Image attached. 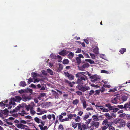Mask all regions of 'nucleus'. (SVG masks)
Returning <instances> with one entry per match:
<instances>
[{
  "label": "nucleus",
  "instance_id": "54",
  "mask_svg": "<svg viewBox=\"0 0 130 130\" xmlns=\"http://www.w3.org/2000/svg\"><path fill=\"white\" fill-rule=\"evenodd\" d=\"M20 123L21 124H25L27 123V122L25 120H21L20 121Z\"/></svg>",
  "mask_w": 130,
  "mask_h": 130
},
{
  "label": "nucleus",
  "instance_id": "53",
  "mask_svg": "<svg viewBox=\"0 0 130 130\" xmlns=\"http://www.w3.org/2000/svg\"><path fill=\"white\" fill-rule=\"evenodd\" d=\"M80 120V118L79 116L77 117L75 119V120L76 122H79Z\"/></svg>",
  "mask_w": 130,
  "mask_h": 130
},
{
  "label": "nucleus",
  "instance_id": "45",
  "mask_svg": "<svg viewBox=\"0 0 130 130\" xmlns=\"http://www.w3.org/2000/svg\"><path fill=\"white\" fill-rule=\"evenodd\" d=\"M101 73L106 74H109V72L105 70H102L101 71Z\"/></svg>",
  "mask_w": 130,
  "mask_h": 130
},
{
  "label": "nucleus",
  "instance_id": "6",
  "mask_svg": "<svg viewBox=\"0 0 130 130\" xmlns=\"http://www.w3.org/2000/svg\"><path fill=\"white\" fill-rule=\"evenodd\" d=\"M65 76L68 77L70 80H73L74 79V76L71 74H69L68 72H64Z\"/></svg>",
  "mask_w": 130,
  "mask_h": 130
},
{
  "label": "nucleus",
  "instance_id": "11",
  "mask_svg": "<svg viewBox=\"0 0 130 130\" xmlns=\"http://www.w3.org/2000/svg\"><path fill=\"white\" fill-rule=\"evenodd\" d=\"M81 102L82 103L83 106L84 108L85 109L87 107L86 102L85 100V99H83V100H81Z\"/></svg>",
  "mask_w": 130,
  "mask_h": 130
},
{
  "label": "nucleus",
  "instance_id": "38",
  "mask_svg": "<svg viewBox=\"0 0 130 130\" xmlns=\"http://www.w3.org/2000/svg\"><path fill=\"white\" fill-rule=\"evenodd\" d=\"M50 57L54 59H56L57 58V56L53 54H51L50 55Z\"/></svg>",
  "mask_w": 130,
  "mask_h": 130
},
{
  "label": "nucleus",
  "instance_id": "51",
  "mask_svg": "<svg viewBox=\"0 0 130 130\" xmlns=\"http://www.w3.org/2000/svg\"><path fill=\"white\" fill-rule=\"evenodd\" d=\"M30 113L31 114L34 115L36 113V112L34 110L30 109Z\"/></svg>",
  "mask_w": 130,
  "mask_h": 130
},
{
  "label": "nucleus",
  "instance_id": "16",
  "mask_svg": "<svg viewBox=\"0 0 130 130\" xmlns=\"http://www.w3.org/2000/svg\"><path fill=\"white\" fill-rule=\"evenodd\" d=\"M68 56L70 59H72L74 56V53L72 52H70L68 55Z\"/></svg>",
  "mask_w": 130,
  "mask_h": 130
},
{
  "label": "nucleus",
  "instance_id": "30",
  "mask_svg": "<svg viewBox=\"0 0 130 130\" xmlns=\"http://www.w3.org/2000/svg\"><path fill=\"white\" fill-rule=\"evenodd\" d=\"M31 74L32 75V77H33V78L34 79L36 78L37 76V74L35 72H32Z\"/></svg>",
  "mask_w": 130,
  "mask_h": 130
},
{
  "label": "nucleus",
  "instance_id": "7",
  "mask_svg": "<svg viewBox=\"0 0 130 130\" xmlns=\"http://www.w3.org/2000/svg\"><path fill=\"white\" fill-rule=\"evenodd\" d=\"M12 99L13 101H15L16 102H20V101L22 100V98L20 96H16L14 97V98H12Z\"/></svg>",
  "mask_w": 130,
  "mask_h": 130
},
{
  "label": "nucleus",
  "instance_id": "44",
  "mask_svg": "<svg viewBox=\"0 0 130 130\" xmlns=\"http://www.w3.org/2000/svg\"><path fill=\"white\" fill-rule=\"evenodd\" d=\"M5 120L6 122L8 124L10 125H12V124L13 123H12L8 121V119H6Z\"/></svg>",
  "mask_w": 130,
  "mask_h": 130
},
{
  "label": "nucleus",
  "instance_id": "12",
  "mask_svg": "<svg viewBox=\"0 0 130 130\" xmlns=\"http://www.w3.org/2000/svg\"><path fill=\"white\" fill-rule=\"evenodd\" d=\"M104 115L107 118V119L108 120H111L113 118V117L111 115H110L108 113H106L104 114Z\"/></svg>",
  "mask_w": 130,
  "mask_h": 130
},
{
  "label": "nucleus",
  "instance_id": "28",
  "mask_svg": "<svg viewBox=\"0 0 130 130\" xmlns=\"http://www.w3.org/2000/svg\"><path fill=\"white\" fill-rule=\"evenodd\" d=\"M47 72L49 73L51 75H53V71L50 69H47Z\"/></svg>",
  "mask_w": 130,
  "mask_h": 130
},
{
  "label": "nucleus",
  "instance_id": "59",
  "mask_svg": "<svg viewBox=\"0 0 130 130\" xmlns=\"http://www.w3.org/2000/svg\"><path fill=\"white\" fill-rule=\"evenodd\" d=\"M114 112H112L111 113V116L113 118H116V113H114Z\"/></svg>",
  "mask_w": 130,
  "mask_h": 130
},
{
  "label": "nucleus",
  "instance_id": "43",
  "mask_svg": "<svg viewBox=\"0 0 130 130\" xmlns=\"http://www.w3.org/2000/svg\"><path fill=\"white\" fill-rule=\"evenodd\" d=\"M89 117V115H85L83 117V119L84 120H86Z\"/></svg>",
  "mask_w": 130,
  "mask_h": 130
},
{
  "label": "nucleus",
  "instance_id": "22",
  "mask_svg": "<svg viewBox=\"0 0 130 130\" xmlns=\"http://www.w3.org/2000/svg\"><path fill=\"white\" fill-rule=\"evenodd\" d=\"M79 102V100L77 99H76L73 101L72 104L74 105H76Z\"/></svg>",
  "mask_w": 130,
  "mask_h": 130
},
{
  "label": "nucleus",
  "instance_id": "21",
  "mask_svg": "<svg viewBox=\"0 0 130 130\" xmlns=\"http://www.w3.org/2000/svg\"><path fill=\"white\" fill-rule=\"evenodd\" d=\"M12 98H11L10 99V101L9 103V104L10 105H16V103L15 102V101H13L12 99Z\"/></svg>",
  "mask_w": 130,
  "mask_h": 130
},
{
  "label": "nucleus",
  "instance_id": "56",
  "mask_svg": "<svg viewBox=\"0 0 130 130\" xmlns=\"http://www.w3.org/2000/svg\"><path fill=\"white\" fill-rule=\"evenodd\" d=\"M42 74L45 75L46 76L47 75V73L44 70H43L42 71H41Z\"/></svg>",
  "mask_w": 130,
  "mask_h": 130
},
{
  "label": "nucleus",
  "instance_id": "17",
  "mask_svg": "<svg viewBox=\"0 0 130 130\" xmlns=\"http://www.w3.org/2000/svg\"><path fill=\"white\" fill-rule=\"evenodd\" d=\"M117 107H115V108L117 109V110L115 111V112H117L120 109H122L123 108V106L122 105H118Z\"/></svg>",
  "mask_w": 130,
  "mask_h": 130
},
{
  "label": "nucleus",
  "instance_id": "48",
  "mask_svg": "<svg viewBox=\"0 0 130 130\" xmlns=\"http://www.w3.org/2000/svg\"><path fill=\"white\" fill-rule=\"evenodd\" d=\"M77 123H73L72 124V126L74 128H75L77 127Z\"/></svg>",
  "mask_w": 130,
  "mask_h": 130
},
{
  "label": "nucleus",
  "instance_id": "58",
  "mask_svg": "<svg viewBox=\"0 0 130 130\" xmlns=\"http://www.w3.org/2000/svg\"><path fill=\"white\" fill-rule=\"evenodd\" d=\"M92 120V119H89L86 121V124H88L90 123V122Z\"/></svg>",
  "mask_w": 130,
  "mask_h": 130
},
{
  "label": "nucleus",
  "instance_id": "62",
  "mask_svg": "<svg viewBox=\"0 0 130 130\" xmlns=\"http://www.w3.org/2000/svg\"><path fill=\"white\" fill-rule=\"evenodd\" d=\"M32 81V79L31 78H30L28 81V84H30V83Z\"/></svg>",
  "mask_w": 130,
  "mask_h": 130
},
{
  "label": "nucleus",
  "instance_id": "10",
  "mask_svg": "<svg viewBox=\"0 0 130 130\" xmlns=\"http://www.w3.org/2000/svg\"><path fill=\"white\" fill-rule=\"evenodd\" d=\"M99 122L92 121L91 124L93 125L96 128H98L99 125Z\"/></svg>",
  "mask_w": 130,
  "mask_h": 130
},
{
  "label": "nucleus",
  "instance_id": "36",
  "mask_svg": "<svg viewBox=\"0 0 130 130\" xmlns=\"http://www.w3.org/2000/svg\"><path fill=\"white\" fill-rule=\"evenodd\" d=\"M75 76L76 77L80 78L82 76V75L81 73L79 72L75 74Z\"/></svg>",
  "mask_w": 130,
  "mask_h": 130
},
{
  "label": "nucleus",
  "instance_id": "2",
  "mask_svg": "<svg viewBox=\"0 0 130 130\" xmlns=\"http://www.w3.org/2000/svg\"><path fill=\"white\" fill-rule=\"evenodd\" d=\"M101 129L102 130H106L110 125L109 123L108 122V121L107 119H106L103 121Z\"/></svg>",
  "mask_w": 130,
  "mask_h": 130
},
{
  "label": "nucleus",
  "instance_id": "4",
  "mask_svg": "<svg viewBox=\"0 0 130 130\" xmlns=\"http://www.w3.org/2000/svg\"><path fill=\"white\" fill-rule=\"evenodd\" d=\"M77 126L78 130H84L87 128L86 124H84V123H77Z\"/></svg>",
  "mask_w": 130,
  "mask_h": 130
},
{
  "label": "nucleus",
  "instance_id": "13",
  "mask_svg": "<svg viewBox=\"0 0 130 130\" xmlns=\"http://www.w3.org/2000/svg\"><path fill=\"white\" fill-rule=\"evenodd\" d=\"M118 99V97L117 96L116 97L114 98L113 99L111 100V102L112 103L114 104H116L117 103V99Z\"/></svg>",
  "mask_w": 130,
  "mask_h": 130
},
{
  "label": "nucleus",
  "instance_id": "61",
  "mask_svg": "<svg viewBox=\"0 0 130 130\" xmlns=\"http://www.w3.org/2000/svg\"><path fill=\"white\" fill-rule=\"evenodd\" d=\"M103 110H102V112H108L109 111L108 109L107 108H103Z\"/></svg>",
  "mask_w": 130,
  "mask_h": 130
},
{
  "label": "nucleus",
  "instance_id": "37",
  "mask_svg": "<svg viewBox=\"0 0 130 130\" xmlns=\"http://www.w3.org/2000/svg\"><path fill=\"white\" fill-rule=\"evenodd\" d=\"M125 122L123 121H120V124L121 126H125Z\"/></svg>",
  "mask_w": 130,
  "mask_h": 130
},
{
  "label": "nucleus",
  "instance_id": "52",
  "mask_svg": "<svg viewBox=\"0 0 130 130\" xmlns=\"http://www.w3.org/2000/svg\"><path fill=\"white\" fill-rule=\"evenodd\" d=\"M83 114V112L82 111H80L78 112L77 115L78 116H81Z\"/></svg>",
  "mask_w": 130,
  "mask_h": 130
},
{
  "label": "nucleus",
  "instance_id": "15",
  "mask_svg": "<svg viewBox=\"0 0 130 130\" xmlns=\"http://www.w3.org/2000/svg\"><path fill=\"white\" fill-rule=\"evenodd\" d=\"M64 82L68 84V85L71 87H72L73 86L72 83L69 81L67 79H65L64 80Z\"/></svg>",
  "mask_w": 130,
  "mask_h": 130
},
{
  "label": "nucleus",
  "instance_id": "25",
  "mask_svg": "<svg viewBox=\"0 0 130 130\" xmlns=\"http://www.w3.org/2000/svg\"><path fill=\"white\" fill-rule=\"evenodd\" d=\"M92 118H94L93 120L94 121H98L99 120L97 115H94L92 116Z\"/></svg>",
  "mask_w": 130,
  "mask_h": 130
},
{
  "label": "nucleus",
  "instance_id": "35",
  "mask_svg": "<svg viewBox=\"0 0 130 130\" xmlns=\"http://www.w3.org/2000/svg\"><path fill=\"white\" fill-rule=\"evenodd\" d=\"M85 61H86L89 62L90 64H92L94 62V61L91 59H86Z\"/></svg>",
  "mask_w": 130,
  "mask_h": 130
},
{
  "label": "nucleus",
  "instance_id": "49",
  "mask_svg": "<svg viewBox=\"0 0 130 130\" xmlns=\"http://www.w3.org/2000/svg\"><path fill=\"white\" fill-rule=\"evenodd\" d=\"M128 107V103L125 104L123 106V108L125 109H126Z\"/></svg>",
  "mask_w": 130,
  "mask_h": 130
},
{
  "label": "nucleus",
  "instance_id": "34",
  "mask_svg": "<svg viewBox=\"0 0 130 130\" xmlns=\"http://www.w3.org/2000/svg\"><path fill=\"white\" fill-rule=\"evenodd\" d=\"M34 120L35 121L38 123H39L40 122V119L37 117L35 118Z\"/></svg>",
  "mask_w": 130,
  "mask_h": 130
},
{
  "label": "nucleus",
  "instance_id": "20",
  "mask_svg": "<svg viewBox=\"0 0 130 130\" xmlns=\"http://www.w3.org/2000/svg\"><path fill=\"white\" fill-rule=\"evenodd\" d=\"M59 68L57 70V72H59L61 70L63 69V67L62 65L61 64L59 63L58 64Z\"/></svg>",
  "mask_w": 130,
  "mask_h": 130
},
{
  "label": "nucleus",
  "instance_id": "27",
  "mask_svg": "<svg viewBox=\"0 0 130 130\" xmlns=\"http://www.w3.org/2000/svg\"><path fill=\"white\" fill-rule=\"evenodd\" d=\"M26 85V84L25 81H21L20 83V86L23 87H25Z\"/></svg>",
  "mask_w": 130,
  "mask_h": 130
},
{
  "label": "nucleus",
  "instance_id": "57",
  "mask_svg": "<svg viewBox=\"0 0 130 130\" xmlns=\"http://www.w3.org/2000/svg\"><path fill=\"white\" fill-rule=\"evenodd\" d=\"M90 54L92 59H94L95 58V56L94 54L90 53Z\"/></svg>",
  "mask_w": 130,
  "mask_h": 130
},
{
  "label": "nucleus",
  "instance_id": "47",
  "mask_svg": "<svg viewBox=\"0 0 130 130\" xmlns=\"http://www.w3.org/2000/svg\"><path fill=\"white\" fill-rule=\"evenodd\" d=\"M22 98V100L24 102H26L27 100V96L23 95Z\"/></svg>",
  "mask_w": 130,
  "mask_h": 130
},
{
  "label": "nucleus",
  "instance_id": "14",
  "mask_svg": "<svg viewBox=\"0 0 130 130\" xmlns=\"http://www.w3.org/2000/svg\"><path fill=\"white\" fill-rule=\"evenodd\" d=\"M59 54L61 55L64 56L66 55L67 54L66 51L65 50H63L60 52L59 53Z\"/></svg>",
  "mask_w": 130,
  "mask_h": 130
},
{
  "label": "nucleus",
  "instance_id": "9",
  "mask_svg": "<svg viewBox=\"0 0 130 130\" xmlns=\"http://www.w3.org/2000/svg\"><path fill=\"white\" fill-rule=\"evenodd\" d=\"M21 107H22L21 105L19 104V106H17L12 111H10V112L11 113H12L14 112H17L20 109Z\"/></svg>",
  "mask_w": 130,
  "mask_h": 130
},
{
  "label": "nucleus",
  "instance_id": "46",
  "mask_svg": "<svg viewBox=\"0 0 130 130\" xmlns=\"http://www.w3.org/2000/svg\"><path fill=\"white\" fill-rule=\"evenodd\" d=\"M95 93L94 94L95 95H99L100 94V92L99 90H96L95 91Z\"/></svg>",
  "mask_w": 130,
  "mask_h": 130
},
{
  "label": "nucleus",
  "instance_id": "41",
  "mask_svg": "<svg viewBox=\"0 0 130 130\" xmlns=\"http://www.w3.org/2000/svg\"><path fill=\"white\" fill-rule=\"evenodd\" d=\"M7 105H8V104H4L3 103V102L2 101L1 102H0V106H1L2 107H5V106L6 105V106H7Z\"/></svg>",
  "mask_w": 130,
  "mask_h": 130
},
{
  "label": "nucleus",
  "instance_id": "8",
  "mask_svg": "<svg viewBox=\"0 0 130 130\" xmlns=\"http://www.w3.org/2000/svg\"><path fill=\"white\" fill-rule=\"evenodd\" d=\"M17 126L18 128L21 129H24L26 127H28V126L21 123L18 124Z\"/></svg>",
  "mask_w": 130,
  "mask_h": 130
},
{
  "label": "nucleus",
  "instance_id": "64",
  "mask_svg": "<svg viewBox=\"0 0 130 130\" xmlns=\"http://www.w3.org/2000/svg\"><path fill=\"white\" fill-rule=\"evenodd\" d=\"M34 80V83H35L36 82H38L40 81V79H35Z\"/></svg>",
  "mask_w": 130,
  "mask_h": 130
},
{
  "label": "nucleus",
  "instance_id": "55",
  "mask_svg": "<svg viewBox=\"0 0 130 130\" xmlns=\"http://www.w3.org/2000/svg\"><path fill=\"white\" fill-rule=\"evenodd\" d=\"M109 130H114L115 129V128L114 127L110 126H109Z\"/></svg>",
  "mask_w": 130,
  "mask_h": 130
},
{
  "label": "nucleus",
  "instance_id": "5",
  "mask_svg": "<svg viewBox=\"0 0 130 130\" xmlns=\"http://www.w3.org/2000/svg\"><path fill=\"white\" fill-rule=\"evenodd\" d=\"M91 79V81L92 83H95L96 81H98L100 80V78L99 76H98L97 75H92L90 77Z\"/></svg>",
  "mask_w": 130,
  "mask_h": 130
},
{
  "label": "nucleus",
  "instance_id": "3",
  "mask_svg": "<svg viewBox=\"0 0 130 130\" xmlns=\"http://www.w3.org/2000/svg\"><path fill=\"white\" fill-rule=\"evenodd\" d=\"M105 106L107 108V109L109 111L112 110V111L114 112H115V111H116L117 109L115 108V106H111V104L110 103H107L105 104Z\"/></svg>",
  "mask_w": 130,
  "mask_h": 130
},
{
  "label": "nucleus",
  "instance_id": "26",
  "mask_svg": "<svg viewBox=\"0 0 130 130\" xmlns=\"http://www.w3.org/2000/svg\"><path fill=\"white\" fill-rule=\"evenodd\" d=\"M76 63L79 65L80 63L81 62V59L77 57L76 58Z\"/></svg>",
  "mask_w": 130,
  "mask_h": 130
},
{
  "label": "nucleus",
  "instance_id": "19",
  "mask_svg": "<svg viewBox=\"0 0 130 130\" xmlns=\"http://www.w3.org/2000/svg\"><path fill=\"white\" fill-rule=\"evenodd\" d=\"M93 52L94 53L96 54H99V48L98 46H96L95 47L94 49Z\"/></svg>",
  "mask_w": 130,
  "mask_h": 130
},
{
  "label": "nucleus",
  "instance_id": "39",
  "mask_svg": "<svg viewBox=\"0 0 130 130\" xmlns=\"http://www.w3.org/2000/svg\"><path fill=\"white\" fill-rule=\"evenodd\" d=\"M127 99V98L126 96H123L122 97V100L123 101H126Z\"/></svg>",
  "mask_w": 130,
  "mask_h": 130
},
{
  "label": "nucleus",
  "instance_id": "18",
  "mask_svg": "<svg viewBox=\"0 0 130 130\" xmlns=\"http://www.w3.org/2000/svg\"><path fill=\"white\" fill-rule=\"evenodd\" d=\"M67 116L69 118V119H71L73 117H76V115L75 114H69Z\"/></svg>",
  "mask_w": 130,
  "mask_h": 130
},
{
  "label": "nucleus",
  "instance_id": "24",
  "mask_svg": "<svg viewBox=\"0 0 130 130\" xmlns=\"http://www.w3.org/2000/svg\"><path fill=\"white\" fill-rule=\"evenodd\" d=\"M99 90V91L100 93L101 92L102 94H103V93L105 91V89L104 87H102Z\"/></svg>",
  "mask_w": 130,
  "mask_h": 130
},
{
  "label": "nucleus",
  "instance_id": "32",
  "mask_svg": "<svg viewBox=\"0 0 130 130\" xmlns=\"http://www.w3.org/2000/svg\"><path fill=\"white\" fill-rule=\"evenodd\" d=\"M9 112V111L7 109H5L3 111H2V112L3 113V114L5 115H8Z\"/></svg>",
  "mask_w": 130,
  "mask_h": 130
},
{
  "label": "nucleus",
  "instance_id": "29",
  "mask_svg": "<svg viewBox=\"0 0 130 130\" xmlns=\"http://www.w3.org/2000/svg\"><path fill=\"white\" fill-rule=\"evenodd\" d=\"M89 66V64L88 63H85L83 65L82 67L83 68H88Z\"/></svg>",
  "mask_w": 130,
  "mask_h": 130
},
{
  "label": "nucleus",
  "instance_id": "23",
  "mask_svg": "<svg viewBox=\"0 0 130 130\" xmlns=\"http://www.w3.org/2000/svg\"><path fill=\"white\" fill-rule=\"evenodd\" d=\"M126 51V49L125 48H121L119 51V52L121 54H123Z\"/></svg>",
  "mask_w": 130,
  "mask_h": 130
},
{
  "label": "nucleus",
  "instance_id": "40",
  "mask_svg": "<svg viewBox=\"0 0 130 130\" xmlns=\"http://www.w3.org/2000/svg\"><path fill=\"white\" fill-rule=\"evenodd\" d=\"M125 113H122L121 114L119 115V117L124 119V118L125 117Z\"/></svg>",
  "mask_w": 130,
  "mask_h": 130
},
{
  "label": "nucleus",
  "instance_id": "60",
  "mask_svg": "<svg viewBox=\"0 0 130 130\" xmlns=\"http://www.w3.org/2000/svg\"><path fill=\"white\" fill-rule=\"evenodd\" d=\"M103 86L106 88H109L110 87V85H103Z\"/></svg>",
  "mask_w": 130,
  "mask_h": 130
},
{
  "label": "nucleus",
  "instance_id": "33",
  "mask_svg": "<svg viewBox=\"0 0 130 130\" xmlns=\"http://www.w3.org/2000/svg\"><path fill=\"white\" fill-rule=\"evenodd\" d=\"M69 62V61L68 59H65L63 60L62 63L64 64H67Z\"/></svg>",
  "mask_w": 130,
  "mask_h": 130
},
{
  "label": "nucleus",
  "instance_id": "50",
  "mask_svg": "<svg viewBox=\"0 0 130 130\" xmlns=\"http://www.w3.org/2000/svg\"><path fill=\"white\" fill-rule=\"evenodd\" d=\"M95 91L93 90H91L89 93V95L91 96L94 93Z\"/></svg>",
  "mask_w": 130,
  "mask_h": 130
},
{
  "label": "nucleus",
  "instance_id": "31",
  "mask_svg": "<svg viewBox=\"0 0 130 130\" xmlns=\"http://www.w3.org/2000/svg\"><path fill=\"white\" fill-rule=\"evenodd\" d=\"M82 91H81L79 90L78 91H76V92L75 93L77 95L79 96L82 95H83V93Z\"/></svg>",
  "mask_w": 130,
  "mask_h": 130
},
{
  "label": "nucleus",
  "instance_id": "1",
  "mask_svg": "<svg viewBox=\"0 0 130 130\" xmlns=\"http://www.w3.org/2000/svg\"><path fill=\"white\" fill-rule=\"evenodd\" d=\"M88 81V78L85 75L78 78L76 80V83L78 84L76 88L77 90L81 91L83 92L88 90L90 89V88L89 86H87L86 85L84 86L83 84L85 83L86 81Z\"/></svg>",
  "mask_w": 130,
  "mask_h": 130
},
{
  "label": "nucleus",
  "instance_id": "63",
  "mask_svg": "<svg viewBox=\"0 0 130 130\" xmlns=\"http://www.w3.org/2000/svg\"><path fill=\"white\" fill-rule=\"evenodd\" d=\"M58 129H63V128L62 125L60 124L59 125Z\"/></svg>",
  "mask_w": 130,
  "mask_h": 130
},
{
  "label": "nucleus",
  "instance_id": "42",
  "mask_svg": "<svg viewBox=\"0 0 130 130\" xmlns=\"http://www.w3.org/2000/svg\"><path fill=\"white\" fill-rule=\"evenodd\" d=\"M124 119H130V115L125 114V117L124 118Z\"/></svg>",
  "mask_w": 130,
  "mask_h": 130
}]
</instances>
